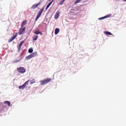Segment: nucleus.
I'll use <instances>...</instances> for the list:
<instances>
[{
    "mask_svg": "<svg viewBox=\"0 0 126 126\" xmlns=\"http://www.w3.org/2000/svg\"><path fill=\"white\" fill-rule=\"evenodd\" d=\"M5 104H6L8 105V106H10V103L8 101H5L4 102Z\"/></svg>",
    "mask_w": 126,
    "mask_h": 126,
    "instance_id": "nucleus-18",
    "label": "nucleus"
},
{
    "mask_svg": "<svg viewBox=\"0 0 126 126\" xmlns=\"http://www.w3.org/2000/svg\"><path fill=\"white\" fill-rule=\"evenodd\" d=\"M43 10L44 8H43L41 9L38 12V14L35 19V21H36L40 16L43 12Z\"/></svg>",
    "mask_w": 126,
    "mask_h": 126,
    "instance_id": "nucleus-4",
    "label": "nucleus"
},
{
    "mask_svg": "<svg viewBox=\"0 0 126 126\" xmlns=\"http://www.w3.org/2000/svg\"><path fill=\"white\" fill-rule=\"evenodd\" d=\"M40 32L39 30L36 31L34 32V33L35 34H39Z\"/></svg>",
    "mask_w": 126,
    "mask_h": 126,
    "instance_id": "nucleus-20",
    "label": "nucleus"
},
{
    "mask_svg": "<svg viewBox=\"0 0 126 126\" xmlns=\"http://www.w3.org/2000/svg\"><path fill=\"white\" fill-rule=\"evenodd\" d=\"M53 0H52V1H51V2H49L48 4V5H49V6H50L51 4V3H52V2H53Z\"/></svg>",
    "mask_w": 126,
    "mask_h": 126,
    "instance_id": "nucleus-25",
    "label": "nucleus"
},
{
    "mask_svg": "<svg viewBox=\"0 0 126 126\" xmlns=\"http://www.w3.org/2000/svg\"><path fill=\"white\" fill-rule=\"evenodd\" d=\"M17 71L21 73H23L26 71L25 69L23 67H20L17 68Z\"/></svg>",
    "mask_w": 126,
    "mask_h": 126,
    "instance_id": "nucleus-2",
    "label": "nucleus"
},
{
    "mask_svg": "<svg viewBox=\"0 0 126 126\" xmlns=\"http://www.w3.org/2000/svg\"><path fill=\"white\" fill-rule=\"evenodd\" d=\"M35 82V81L34 80V79H33L30 81V83L31 84H32L34 83Z\"/></svg>",
    "mask_w": 126,
    "mask_h": 126,
    "instance_id": "nucleus-21",
    "label": "nucleus"
},
{
    "mask_svg": "<svg viewBox=\"0 0 126 126\" xmlns=\"http://www.w3.org/2000/svg\"><path fill=\"white\" fill-rule=\"evenodd\" d=\"M38 36L37 35H34L32 37L33 40L34 41L36 40L38 38Z\"/></svg>",
    "mask_w": 126,
    "mask_h": 126,
    "instance_id": "nucleus-12",
    "label": "nucleus"
},
{
    "mask_svg": "<svg viewBox=\"0 0 126 126\" xmlns=\"http://www.w3.org/2000/svg\"><path fill=\"white\" fill-rule=\"evenodd\" d=\"M65 0H63L61 2L59 3V4L60 5H62L64 2L65 1Z\"/></svg>",
    "mask_w": 126,
    "mask_h": 126,
    "instance_id": "nucleus-22",
    "label": "nucleus"
},
{
    "mask_svg": "<svg viewBox=\"0 0 126 126\" xmlns=\"http://www.w3.org/2000/svg\"><path fill=\"white\" fill-rule=\"evenodd\" d=\"M60 13V12L59 11H58L56 12L54 16V18L55 19H57L58 18L59 16Z\"/></svg>",
    "mask_w": 126,
    "mask_h": 126,
    "instance_id": "nucleus-7",
    "label": "nucleus"
},
{
    "mask_svg": "<svg viewBox=\"0 0 126 126\" xmlns=\"http://www.w3.org/2000/svg\"><path fill=\"white\" fill-rule=\"evenodd\" d=\"M33 51V49L32 48H30L28 50V52L29 53H31Z\"/></svg>",
    "mask_w": 126,
    "mask_h": 126,
    "instance_id": "nucleus-19",
    "label": "nucleus"
},
{
    "mask_svg": "<svg viewBox=\"0 0 126 126\" xmlns=\"http://www.w3.org/2000/svg\"><path fill=\"white\" fill-rule=\"evenodd\" d=\"M43 10L44 8H43L41 9L38 12V14L35 19V21H36L40 16L43 12Z\"/></svg>",
    "mask_w": 126,
    "mask_h": 126,
    "instance_id": "nucleus-5",
    "label": "nucleus"
},
{
    "mask_svg": "<svg viewBox=\"0 0 126 126\" xmlns=\"http://www.w3.org/2000/svg\"><path fill=\"white\" fill-rule=\"evenodd\" d=\"M24 41H22L18 45L19 48H20L22 46V44L24 43Z\"/></svg>",
    "mask_w": 126,
    "mask_h": 126,
    "instance_id": "nucleus-15",
    "label": "nucleus"
},
{
    "mask_svg": "<svg viewBox=\"0 0 126 126\" xmlns=\"http://www.w3.org/2000/svg\"><path fill=\"white\" fill-rule=\"evenodd\" d=\"M123 0L124 1H126V0Z\"/></svg>",
    "mask_w": 126,
    "mask_h": 126,
    "instance_id": "nucleus-27",
    "label": "nucleus"
},
{
    "mask_svg": "<svg viewBox=\"0 0 126 126\" xmlns=\"http://www.w3.org/2000/svg\"><path fill=\"white\" fill-rule=\"evenodd\" d=\"M104 33L106 35H107V34L110 35H112V34L110 32H108V31L104 32Z\"/></svg>",
    "mask_w": 126,
    "mask_h": 126,
    "instance_id": "nucleus-16",
    "label": "nucleus"
},
{
    "mask_svg": "<svg viewBox=\"0 0 126 126\" xmlns=\"http://www.w3.org/2000/svg\"><path fill=\"white\" fill-rule=\"evenodd\" d=\"M39 34H40L41 35H42V33L41 32H40Z\"/></svg>",
    "mask_w": 126,
    "mask_h": 126,
    "instance_id": "nucleus-26",
    "label": "nucleus"
},
{
    "mask_svg": "<svg viewBox=\"0 0 126 126\" xmlns=\"http://www.w3.org/2000/svg\"><path fill=\"white\" fill-rule=\"evenodd\" d=\"M50 6L48 4L46 8V9H45V10H46L48 8V7Z\"/></svg>",
    "mask_w": 126,
    "mask_h": 126,
    "instance_id": "nucleus-24",
    "label": "nucleus"
},
{
    "mask_svg": "<svg viewBox=\"0 0 126 126\" xmlns=\"http://www.w3.org/2000/svg\"><path fill=\"white\" fill-rule=\"evenodd\" d=\"M27 21L26 20L23 21L21 25V27H23V26L27 24Z\"/></svg>",
    "mask_w": 126,
    "mask_h": 126,
    "instance_id": "nucleus-11",
    "label": "nucleus"
},
{
    "mask_svg": "<svg viewBox=\"0 0 126 126\" xmlns=\"http://www.w3.org/2000/svg\"><path fill=\"white\" fill-rule=\"evenodd\" d=\"M30 55L32 58L37 55V52H34L32 53Z\"/></svg>",
    "mask_w": 126,
    "mask_h": 126,
    "instance_id": "nucleus-10",
    "label": "nucleus"
},
{
    "mask_svg": "<svg viewBox=\"0 0 126 126\" xmlns=\"http://www.w3.org/2000/svg\"><path fill=\"white\" fill-rule=\"evenodd\" d=\"M17 33H16L15 35L12 37L8 40V41L9 42H12L14 39L17 36Z\"/></svg>",
    "mask_w": 126,
    "mask_h": 126,
    "instance_id": "nucleus-8",
    "label": "nucleus"
},
{
    "mask_svg": "<svg viewBox=\"0 0 126 126\" xmlns=\"http://www.w3.org/2000/svg\"><path fill=\"white\" fill-rule=\"evenodd\" d=\"M32 58L30 55V54L29 55L26 56L25 58V59L27 60H28Z\"/></svg>",
    "mask_w": 126,
    "mask_h": 126,
    "instance_id": "nucleus-17",
    "label": "nucleus"
},
{
    "mask_svg": "<svg viewBox=\"0 0 126 126\" xmlns=\"http://www.w3.org/2000/svg\"><path fill=\"white\" fill-rule=\"evenodd\" d=\"M59 32V29L58 28H56L55 30V34H57Z\"/></svg>",
    "mask_w": 126,
    "mask_h": 126,
    "instance_id": "nucleus-13",
    "label": "nucleus"
},
{
    "mask_svg": "<svg viewBox=\"0 0 126 126\" xmlns=\"http://www.w3.org/2000/svg\"><path fill=\"white\" fill-rule=\"evenodd\" d=\"M41 2H39L38 3L33 5L32 6L31 8L34 9L37 7L40 4Z\"/></svg>",
    "mask_w": 126,
    "mask_h": 126,
    "instance_id": "nucleus-9",
    "label": "nucleus"
},
{
    "mask_svg": "<svg viewBox=\"0 0 126 126\" xmlns=\"http://www.w3.org/2000/svg\"><path fill=\"white\" fill-rule=\"evenodd\" d=\"M26 28L25 27H22L19 29L18 31V33L19 35H21L25 33Z\"/></svg>",
    "mask_w": 126,
    "mask_h": 126,
    "instance_id": "nucleus-3",
    "label": "nucleus"
},
{
    "mask_svg": "<svg viewBox=\"0 0 126 126\" xmlns=\"http://www.w3.org/2000/svg\"><path fill=\"white\" fill-rule=\"evenodd\" d=\"M110 17V16L109 15L106 16L104 17H102L100 18H99L98 19L100 20L103 19L105 18L108 17Z\"/></svg>",
    "mask_w": 126,
    "mask_h": 126,
    "instance_id": "nucleus-14",
    "label": "nucleus"
},
{
    "mask_svg": "<svg viewBox=\"0 0 126 126\" xmlns=\"http://www.w3.org/2000/svg\"><path fill=\"white\" fill-rule=\"evenodd\" d=\"M30 80L29 79L27 81L25 82L23 85L21 86H19V88L20 89H23L26 85L28 84V82Z\"/></svg>",
    "mask_w": 126,
    "mask_h": 126,
    "instance_id": "nucleus-6",
    "label": "nucleus"
},
{
    "mask_svg": "<svg viewBox=\"0 0 126 126\" xmlns=\"http://www.w3.org/2000/svg\"><path fill=\"white\" fill-rule=\"evenodd\" d=\"M51 80V79H50L47 78L44 80L41 81H40L41 84L42 85L47 84Z\"/></svg>",
    "mask_w": 126,
    "mask_h": 126,
    "instance_id": "nucleus-1",
    "label": "nucleus"
},
{
    "mask_svg": "<svg viewBox=\"0 0 126 126\" xmlns=\"http://www.w3.org/2000/svg\"><path fill=\"white\" fill-rule=\"evenodd\" d=\"M80 1V0H76L75 2V4L77 3H78Z\"/></svg>",
    "mask_w": 126,
    "mask_h": 126,
    "instance_id": "nucleus-23",
    "label": "nucleus"
}]
</instances>
